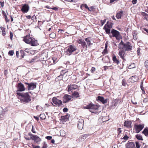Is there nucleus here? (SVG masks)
Masks as SVG:
<instances>
[{"instance_id": "f257e3e1", "label": "nucleus", "mask_w": 148, "mask_h": 148, "mask_svg": "<svg viewBox=\"0 0 148 148\" xmlns=\"http://www.w3.org/2000/svg\"><path fill=\"white\" fill-rule=\"evenodd\" d=\"M18 98L21 103H27L31 101V99L28 92H17Z\"/></svg>"}, {"instance_id": "f03ea898", "label": "nucleus", "mask_w": 148, "mask_h": 148, "mask_svg": "<svg viewBox=\"0 0 148 148\" xmlns=\"http://www.w3.org/2000/svg\"><path fill=\"white\" fill-rule=\"evenodd\" d=\"M99 106L90 103L84 107V108L90 109V111L92 113H95L96 114H98L100 112V111H97L99 110Z\"/></svg>"}, {"instance_id": "7ed1b4c3", "label": "nucleus", "mask_w": 148, "mask_h": 148, "mask_svg": "<svg viewBox=\"0 0 148 148\" xmlns=\"http://www.w3.org/2000/svg\"><path fill=\"white\" fill-rule=\"evenodd\" d=\"M23 40L26 43L29 44L32 46H36L38 45L37 40L34 38H32L29 36H27L25 37Z\"/></svg>"}, {"instance_id": "20e7f679", "label": "nucleus", "mask_w": 148, "mask_h": 148, "mask_svg": "<svg viewBox=\"0 0 148 148\" xmlns=\"http://www.w3.org/2000/svg\"><path fill=\"white\" fill-rule=\"evenodd\" d=\"M77 48L75 46L73 45H71L68 47V48L66 50L65 54L69 56L72 53L75 51Z\"/></svg>"}, {"instance_id": "39448f33", "label": "nucleus", "mask_w": 148, "mask_h": 148, "mask_svg": "<svg viewBox=\"0 0 148 148\" xmlns=\"http://www.w3.org/2000/svg\"><path fill=\"white\" fill-rule=\"evenodd\" d=\"M111 33L112 34V37H115L116 40H119L121 38V36L120 32L117 30L112 29Z\"/></svg>"}, {"instance_id": "423d86ee", "label": "nucleus", "mask_w": 148, "mask_h": 148, "mask_svg": "<svg viewBox=\"0 0 148 148\" xmlns=\"http://www.w3.org/2000/svg\"><path fill=\"white\" fill-rule=\"evenodd\" d=\"M132 46L129 42H127L124 44L123 49L125 51H130L132 50Z\"/></svg>"}, {"instance_id": "0eeeda50", "label": "nucleus", "mask_w": 148, "mask_h": 148, "mask_svg": "<svg viewBox=\"0 0 148 148\" xmlns=\"http://www.w3.org/2000/svg\"><path fill=\"white\" fill-rule=\"evenodd\" d=\"M52 100L53 102L56 106H61L62 105V101L56 97H53Z\"/></svg>"}, {"instance_id": "6e6552de", "label": "nucleus", "mask_w": 148, "mask_h": 148, "mask_svg": "<svg viewBox=\"0 0 148 148\" xmlns=\"http://www.w3.org/2000/svg\"><path fill=\"white\" fill-rule=\"evenodd\" d=\"M144 125L139 124L138 125H135V129L137 133H139L144 127Z\"/></svg>"}, {"instance_id": "1a4fd4ad", "label": "nucleus", "mask_w": 148, "mask_h": 148, "mask_svg": "<svg viewBox=\"0 0 148 148\" xmlns=\"http://www.w3.org/2000/svg\"><path fill=\"white\" fill-rule=\"evenodd\" d=\"M79 87L76 84H71L69 85L67 87L69 92L71 91L74 90L78 89Z\"/></svg>"}, {"instance_id": "9d476101", "label": "nucleus", "mask_w": 148, "mask_h": 148, "mask_svg": "<svg viewBox=\"0 0 148 148\" xmlns=\"http://www.w3.org/2000/svg\"><path fill=\"white\" fill-rule=\"evenodd\" d=\"M17 88V91H23L25 90V88L24 87V85L21 82L18 83V85L16 86Z\"/></svg>"}, {"instance_id": "9b49d317", "label": "nucleus", "mask_w": 148, "mask_h": 148, "mask_svg": "<svg viewBox=\"0 0 148 148\" xmlns=\"http://www.w3.org/2000/svg\"><path fill=\"white\" fill-rule=\"evenodd\" d=\"M25 84L27 85V87L29 90H32L36 88V84L33 83H25Z\"/></svg>"}, {"instance_id": "f8f14e48", "label": "nucleus", "mask_w": 148, "mask_h": 148, "mask_svg": "<svg viewBox=\"0 0 148 148\" xmlns=\"http://www.w3.org/2000/svg\"><path fill=\"white\" fill-rule=\"evenodd\" d=\"M126 148H136L135 143L134 142L129 141L125 145Z\"/></svg>"}, {"instance_id": "ddd939ff", "label": "nucleus", "mask_w": 148, "mask_h": 148, "mask_svg": "<svg viewBox=\"0 0 148 148\" xmlns=\"http://www.w3.org/2000/svg\"><path fill=\"white\" fill-rule=\"evenodd\" d=\"M63 101L64 103H66L69 102L71 99V96L68 95H66L63 97Z\"/></svg>"}, {"instance_id": "4468645a", "label": "nucleus", "mask_w": 148, "mask_h": 148, "mask_svg": "<svg viewBox=\"0 0 148 148\" xmlns=\"http://www.w3.org/2000/svg\"><path fill=\"white\" fill-rule=\"evenodd\" d=\"M121 49L119 52V55L120 57L124 60H125L124 59L125 55V51L123 49Z\"/></svg>"}, {"instance_id": "2eb2a0df", "label": "nucleus", "mask_w": 148, "mask_h": 148, "mask_svg": "<svg viewBox=\"0 0 148 148\" xmlns=\"http://www.w3.org/2000/svg\"><path fill=\"white\" fill-rule=\"evenodd\" d=\"M29 9V7L27 4H25L22 6L21 10L23 12L25 13L28 12Z\"/></svg>"}, {"instance_id": "dca6fc26", "label": "nucleus", "mask_w": 148, "mask_h": 148, "mask_svg": "<svg viewBox=\"0 0 148 148\" xmlns=\"http://www.w3.org/2000/svg\"><path fill=\"white\" fill-rule=\"evenodd\" d=\"M84 123V120L82 119H79L77 123V127L80 130L83 128Z\"/></svg>"}, {"instance_id": "f3484780", "label": "nucleus", "mask_w": 148, "mask_h": 148, "mask_svg": "<svg viewBox=\"0 0 148 148\" xmlns=\"http://www.w3.org/2000/svg\"><path fill=\"white\" fill-rule=\"evenodd\" d=\"M97 99L100 101L103 104L106 103L107 101V99H105L104 97L99 96L97 97Z\"/></svg>"}, {"instance_id": "a211bd4d", "label": "nucleus", "mask_w": 148, "mask_h": 148, "mask_svg": "<svg viewBox=\"0 0 148 148\" xmlns=\"http://www.w3.org/2000/svg\"><path fill=\"white\" fill-rule=\"evenodd\" d=\"M131 82L132 83H134L137 82L138 79L139 78L137 76H132L130 78Z\"/></svg>"}, {"instance_id": "6ab92c4d", "label": "nucleus", "mask_w": 148, "mask_h": 148, "mask_svg": "<svg viewBox=\"0 0 148 148\" xmlns=\"http://www.w3.org/2000/svg\"><path fill=\"white\" fill-rule=\"evenodd\" d=\"M89 136L88 134H85L83 135L81 137H80L79 138V140L80 141H84Z\"/></svg>"}, {"instance_id": "aec40b11", "label": "nucleus", "mask_w": 148, "mask_h": 148, "mask_svg": "<svg viewBox=\"0 0 148 148\" xmlns=\"http://www.w3.org/2000/svg\"><path fill=\"white\" fill-rule=\"evenodd\" d=\"M131 122L125 121L124 123V125L128 128H131Z\"/></svg>"}, {"instance_id": "412c9836", "label": "nucleus", "mask_w": 148, "mask_h": 148, "mask_svg": "<svg viewBox=\"0 0 148 148\" xmlns=\"http://www.w3.org/2000/svg\"><path fill=\"white\" fill-rule=\"evenodd\" d=\"M32 140H34L36 143L40 142L41 140L40 138L35 135L33 137Z\"/></svg>"}, {"instance_id": "4be33fe9", "label": "nucleus", "mask_w": 148, "mask_h": 148, "mask_svg": "<svg viewBox=\"0 0 148 148\" xmlns=\"http://www.w3.org/2000/svg\"><path fill=\"white\" fill-rule=\"evenodd\" d=\"M123 12L122 11L118 12L116 15V17L118 19H120L121 16L123 15Z\"/></svg>"}, {"instance_id": "5701e85b", "label": "nucleus", "mask_w": 148, "mask_h": 148, "mask_svg": "<svg viewBox=\"0 0 148 148\" xmlns=\"http://www.w3.org/2000/svg\"><path fill=\"white\" fill-rule=\"evenodd\" d=\"M85 40L88 46H90L92 44L91 42V39L89 38H88L85 39Z\"/></svg>"}, {"instance_id": "b1692460", "label": "nucleus", "mask_w": 148, "mask_h": 148, "mask_svg": "<svg viewBox=\"0 0 148 148\" xmlns=\"http://www.w3.org/2000/svg\"><path fill=\"white\" fill-rule=\"evenodd\" d=\"M112 60L114 62L116 63L117 64H119L120 63L119 61L117 59L116 56L115 55H114L113 56L112 58Z\"/></svg>"}, {"instance_id": "393cba45", "label": "nucleus", "mask_w": 148, "mask_h": 148, "mask_svg": "<svg viewBox=\"0 0 148 148\" xmlns=\"http://www.w3.org/2000/svg\"><path fill=\"white\" fill-rule=\"evenodd\" d=\"M103 29L105 30V31L107 34H110V29L106 27V25H105Z\"/></svg>"}, {"instance_id": "a878e982", "label": "nucleus", "mask_w": 148, "mask_h": 148, "mask_svg": "<svg viewBox=\"0 0 148 148\" xmlns=\"http://www.w3.org/2000/svg\"><path fill=\"white\" fill-rule=\"evenodd\" d=\"M142 14L143 16L144 19L148 21V14L145 12H142Z\"/></svg>"}, {"instance_id": "bb28decb", "label": "nucleus", "mask_w": 148, "mask_h": 148, "mask_svg": "<svg viewBox=\"0 0 148 148\" xmlns=\"http://www.w3.org/2000/svg\"><path fill=\"white\" fill-rule=\"evenodd\" d=\"M142 133L146 136H148V128H145L142 132Z\"/></svg>"}, {"instance_id": "cd10ccee", "label": "nucleus", "mask_w": 148, "mask_h": 148, "mask_svg": "<svg viewBox=\"0 0 148 148\" xmlns=\"http://www.w3.org/2000/svg\"><path fill=\"white\" fill-rule=\"evenodd\" d=\"M125 43H124L122 40H121V42L119 43V49H123V47L124 46Z\"/></svg>"}, {"instance_id": "c85d7f7f", "label": "nucleus", "mask_w": 148, "mask_h": 148, "mask_svg": "<svg viewBox=\"0 0 148 148\" xmlns=\"http://www.w3.org/2000/svg\"><path fill=\"white\" fill-rule=\"evenodd\" d=\"M72 96L74 97H79V94L78 92L75 91L72 94Z\"/></svg>"}, {"instance_id": "c756f323", "label": "nucleus", "mask_w": 148, "mask_h": 148, "mask_svg": "<svg viewBox=\"0 0 148 148\" xmlns=\"http://www.w3.org/2000/svg\"><path fill=\"white\" fill-rule=\"evenodd\" d=\"M60 120L63 122H66L67 120L66 116H62L61 117Z\"/></svg>"}, {"instance_id": "7c9ffc66", "label": "nucleus", "mask_w": 148, "mask_h": 148, "mask_svg": "<svg viewBox=\"0 0 148 148\" xmlns=\"http://www.w3.org/2000/svg\"><path fill=\"white\" fill-rule=\"evenodd\" d=\"M136 138L138 140H143L142 136L140 134H137L136 135Z\"/></svg>"}, {"instance_id": "2f4dec72", "label": "nucleus", "mask_w": 148, "mask_h": 148, "mask_svg": "<svg viewBox=\"0 0 148 148\" xmlns=\"http://www.w3.org/2000/svg\"><path fill=\"white\" fill-rule=\"evenodd\" d=\"M119 100V99H115L113 102L114 106H116L118 104Z\"/></svg>"}, {"instance_id": "473e14b6", "label": "nucleus", "mask_w": 148, "mask_h": 148, "mask_svg": "<svg viewBox=\"0 0 148 148\" xmlns=\"http://www.w3.org/2000/svg\"><path fill=\"white\" fill-rule=\"evenodd\" d=\"M40 119H45L46 116L44 114H42L40 115Z\"/></svg>"}, {"instance_id": "72a5a7b5", "label": "nucleus", "mask_w": 148, "mask_h": 148, "mask_svg": "<svg viewBox=\"0 0 148 148\" xmlns=\"http://www.w3.org/2000/svg\"><path fill=\"white\" fill-rule=\"evenodd\" d=\"M81 45L83 48L85 49H87V46L85 41H84Z\"/></svg>"}, {"instance_id": "f704fd0d", "label": "nucleus", "mask_w": 148, "mask_h": 148, "mask_svg": "<svg viewBox=\"0 0 148 148\" xmlns=\"http://www.w3.org/2000/svg\"><path fill=\"white\" fill-rule=\"evenodd\" d=\"M63 72V71H61V75L60 76L58 77L57 78L59 80H60L62 79V78L63 77V75H62Z\"/></svg>"}, {"instance_id": "c9c22d12", "label": "nucleus", "mask_w": 148, "mask_h": 148, "mask_svg": "<svg viewBox=\"0 0 148 148\" xmlns=\"http://www.w3.org/2000/svg\"><path fill=\"white\" fill-rule=\"evenodd\" d=\"M106 25V27H107L108 28H109L110 29L111 28H112V26L111 24V23H108V22L107 23Z\"/></svg>"}, {"instance_id": "e433bc0d", "label": "nucleus", "mask_w": 148, "mask_h": 148, "mask_svg": "<svg viewBox=\"0 0 148 148\" xmlns=\"http://www.w3.org/2000/svg\"><path fill=\"white\" fill-rule=\"evenodd\" d=\"M135 67V66L134 63H133L131 65H129L128 67V68L129 69H131Z\"/></svg>"}, {"instance_id": "4c0bfd02", "label": "nucleus", "mask_w": 148, "mask_h": 148, "mask_svg": "<svg viewBox=\"0 0 148 148\" xmlns=\"http://www.w3.org/2000/svg\"><path fill=\"white\" fill-rule=\"evenodd\" d=\"M136 143V148H140V145L139 143V142H136L135 143Z\"/></svg>"}, {"instance_id": "58836bf2", "label": "nucleus", "mask_w": 148, "mask_h": 148, "mask_svg": "<svg viewBox=\"0 0 148 148\" xmlns=\"http://www.w3.org/2000/svg\"><path fill=\"white\" fill-rule=\"evenodd\" d=\"M20 53L21 56V58H23L25 56V53L24 51L23 50H21L20 51Z\"/></svg>"}, {"instance_id": "ea45409f", "label": "nucleus", "mask_w": 148, "mask_h": 148, "mask_svg": "<svg viewBox=\"0 0 148 148\" xmlns=\"http://www.w3.org/2000/svg\"><path fill=\"white\" fill-rule=\"evenodd\" d=\"M49 36L52 38H54L55 37V34L54 33H52L49 34Z\"/></svg>"}, {"instance_id": "a19ab883", "label": "nucleus", "mask_w": 148, "mask_h": 148, "mask_svg": "<svg viewBox=\"0 0 148 148\" xmlns=\"http://www.w3.org/2000/svg\"><path fill=\"white\" fill-rule=\"evenodd\" d=\"M84 41V40H82V39H79L78 42V43L82 45Z\"/></svg>"}, {"instance_id": "79ce46f5", "label": "nucleus", "mask_w": 148, "mask_h": 148, "mask_svg": "<svg viewBox=\"0 0 148 148\" xmlns=\"http://www.w3.org/2000/svg\"><path fill=\"white\" fill-rule=\"evenodd\" d=\"M5 146V144L3 142L0 143V148H3Z\"/></svg>"}, {"instance_id": "37998d69", "label": "nucleus", "mask_w": 148, "mask_h": 148, "mask_svg": "<svg viewBox=\"0 0 148 148\" xmlns=\"http://www.w3.org/2000/svg\"><path fill=\"white\" fill-rule=\"evenodd\" d=\"M14 52L13 51H10L8 52V54L10 56H12L13 55Z\"/></svg>"}, {"instance_id": "c03bdc74", "label": "nucleus", "mask_w": 148, "mask_h": 148, "mask_svg": "<svg viewBox=\"0 0 148 148\" xmlns=\"http://www.w3.org/2000/svg\"><path fill=\"white\" fill-rule=\"evenodd\" d=\"M106 19H105L104 20H101V23L102 26H103V25L106 22Z\"/></svg>"}, {"instance_id": "a18cd8bd", "label": "nucleus", "mask_w": 148, "mask_h": 148, "mask_svg": "<svg viewBox=\"0 0 148 148\" xmlns=\"http://www.w3.org/2000/svg\"><path fill=\"white\" fill-rule=\"evenodd\" d=\"M83 5L85 7V8H86L88 9V10L90 11H91V10H90V9H89V7H88V6H87V5L86 4H84Z\"/></svg>"}, {"instance_id": "49530a36", "label": "nucleus", "mask_w": 148, "mask_h": 148, "mask_svg": "<svg viewBox=\"0 0 148 148\" xmlns=\"http://www.w3.org/2000/svg\"><path fill=\"white\" fill-rule=\"evenodd\" d=\"M145 66L147 68L148 67V60L146 61L145 62Z\"/></svg>"}, {"instance_id": "de8ad7c7", "label": "nucleus", "mask_w": 148, "mask_h": 148, "mask_svg": "<svg viewBox=\"0 0 148 148\" xmlns=\"http://www.w3.org/2000/svg\"><path fill=\"white\" fill-rule=\"evenodd\" d=\"M28 135L29 136L31 137V139H32V137L33 136H34L35 135L32 134L31 133H29L28 134Z\"/></svg>"}, {"instance_id": "09e8293b", "label": "nucleus", "mask_w": 148, "mask_h": 148, "mask_svg": "<svg viewBox=\"0 0 148 148\" xmlns=\"http://www.w3.org/2000/svg\"><path fill=\"white\" fill-rule=\"evenodd\" d=\"M4 17L6 22H8L9 21V20L7 16L6 15H5V16H4Z\"/></svg>"}, {"instance_id": "8fccbe9b", "label": "nucleus", "mask_w": 148, "mask_h": 148, "mask_svg": "<svg viewBox=\"0 0 148 148\" xmlns=\"http://www.w3.org/2000/svg\"><path fill=\"white\" fill-rule=\"evenodd\" d=\"M95 70V67H92L90 70L92 73H94Z\"/></svg>"}, {"instance_id": "3c124183", "label": "nucleus", "mask_w": 148, "mask_h": 148, "mask_svg": "<svg viewBox=\"0 0 148 148\" xmlns=\"http://www.w3.org/2000/svg\"><path fill=\"white\" fill-rule=\"evenodd\" d=\"M128 138L129 137L126 135H125L123 138V139L125 140H127Z\"/></svg>"}, {"instance_id": "603ef678", "label": "nucleus", "mask_w": 148, "mask_h": 148, "mask_svg": "<svg viewBox=\"0 0 148 148\" xmlns=\"http://www.w3.org/2000/svg\"><path fill=\"white\" fill-rule=\"evenodd\" d=\"M13 36V34L11 32H10V39H11V40H12V39Z\"/></svg>"}, {"instance_id": "864d4df0", "label": "nucleus", "mask_w": 148, "mask_h": 148, "mask_svg": "<svg viewBox=\"0 0 148 148\" xmlns=\"http://www.w3.org/2000/svg\"><path fill=\"white\" fill-rule=\"evenodd\" d=\"M68 110V109L66 108H64V109L63 110V111L64 112H67Z\"/></svg>"}, {"instance_id": "5fc2aeb1", "label": "nucleus", "mask_w": 148, "mask_h": 148, "mask_svg": "<svg viewBox=\"0 0 148 148\" xmlns=\"http://www.w3.org/2000/svg\"><path fill=\"white\" fill-rule=\"evenodd\" d=\"M47 146L46 143L45 142L44 143L43 146L42 147V148H46L47 147Z\"/></svg>"}, {"instance_id": "6e6d98bb", "label": "nucleus", "mask_w": 148, "mask_h": 148, "mask_svg": "<svg viewBox=\"0 0 148 148\" xmlns=\"http://www.w3.org/2000/svg\"><path fill=\"white\" fill-rule=\"evenodd\" d=\"M102 53L103 54H105L107 53V50L106 49H104L103 51V52Z\"/></svg>"}, {"instance_id": "4d7b16f0", "label": "nucleus", "mask_w": 148, "mask_h": 148, "mask_svg": "<svg viewBox=\"0 0 148 148\" xmlns=\"http://www.w3.org/2000/svg\"><path fill=\"white\" fill-rule=\"evenodd\" d=\"M122 85L124 86H125L126 85L125 82V81H124V80L123 79V80L122 81Z\"/></svg>"}, {"instance_id": "13d9d810", "label": "nucleus", "mask_w": 148, "mask_h": 148, "mask_svg": "<svg viewBox=\"0 0 148 148\" xmlns=\"http://www.w3.org/2000/svg\"><path fill=\"white\" fill-rule=\"evenodd\" d=\"M46 138L48 140H50L52 138V137L51 136H47L46 137Z\"/></svg>"}, {"instance_id": "bf43d9fd", "label": "nucleus", "mask_w": 148, "mask_h": 148, "mask_svg": "<svg viewBox=\"0 0 148 148\" xmlns=\"http://www.w3.org/2000/svg\"><path fill=\"white\" fill-rule=\"evenodd\" d=\"M4 74L5 76L6 75L8 74V71L7 70H5L4 71Z\"/></svg>"}, {"instance_id": "052dcab7", "label": "nucleus", "mask_w": 148, "mask_h": 148, "mask_svg": "<svg viewBox=\"0 0 148 148\" xmlns=\"http://www.w3.org/2000/svg\"><path fill=\"white\" fill-rule=\"evenodd\" d=\"M121 129L120 128H119L117 129L118 132V133L119 134L121 133Z\"/></svg>"}, {"instance_id": "680f3d73", "label": "nucleus", "mask_w": 148, "mask_h": 148, "mask_svg": "<svg viewBox=\"0 0 148 148\" xmlns=\"http://www.w3.org/2000/svg\"><path fill=\"white\" fill-rule=\"evenodd\" d=\"M32 146H33V148H40V147L39 146H36L34 145H33Z\"/></svg>"}, {"instance_id": "e2e57ef3", "label": "nucleus", "mask_w": 148, "mask_h": 148, "mask_svg": "<svg viewBox=\"0 0 148 148\" xmlns=\"http://www.w3.org/2000/svg\"><path fill=\"white\" fill-rule=\"evenodd\" d=\"M137 0H133L132 2L133 4H135L137 3Z\"/></svg>"}, {"instance_id": "0e129e2a", "label": "nucleus", "mask_w": 148, "mask_h": 148, "mask_svg": "<svg viewBox=\"0 0 148 148\" xmlns=\"http://www.w3.org/2000/svg\"><path fill=\"white\" fill-rule=\"evenodd\" d=\"M0 5H1V6L2 8H3L4 6V2H0Z\"/></svg>"}, {"instance_id": "69168bd1", "label": "nucleus", "mask_w": 148, "mask_h": 148, "mask_svg": "<svg viewBox=\"0 0 148 148\" xmlns=\"http://www.w3.org/2000/svg\"><path fill=\"white\" fill-rule=\"evenodd\" d=\"M140 88L142 91H143L145 92V90H144V88L143 87V86H140Z\"/></svg>"}, {"instance_id": "338daca9", "label": "nucleus", "mask_w": 148, "mask_h": 148, "mask_svg": "<svg viewBox=\"0 0 148 148\" xmlns=\"http://www.w3.org/2000/svg\"><path fill=\"white\" fill-rule=\"evenodd\" d=\"M19 52L18 51H16V57L18 58H19V57H18V55H19Z\"/></svg>"}, {"instance_id": "774afa93", "label": "nucleus", "mask_w": 148, "mask_h": 148, "mask_svg": "<svg viewBox=\"0 0 148 148\" xmlns=\"http://www.w3.org/2000/svg\"><path fill=\"white\" fill-rule=\"evenodd\" d=\"M112 148H118V147L117 145H114L112 146Z\"/></svg>"}]
</instances>
